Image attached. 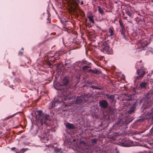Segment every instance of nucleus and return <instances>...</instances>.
Listing matches in <instances>:
<instances>
[{"mask_svg":"<svg viewBox=\"0 0 153 153\" xmlns=\"http://www.w3.org/2000/svg\"><path fill=\"white\" fill-rule=\"evenodd\" d=\"M37 134H39L38 137L40 139L41 141L44 143H46L49 140V139L47 137V134L45 131V129H44L42 127H40L36 129L34 132L33 133L34 135Z\"/></svg>","mask_w":153,"mask_h":153,"instance_id":"f257e3e1","label":"nucleus"},{"mask_svg":"<svg viewBox=\"0 0 153 153\" xmlns=\"http://www.w3.org/2000/svg\"><path fill=\"white\" fill-rule=\"evenodd\" d=\"M91 95L90 94H85L84 95L79 97H77L76 101L74 102L75 103L77 104H81L84 103L86 102L88 100V98L90 97Z\"/></svg>","mask_w":153,"mask_h":153,"instance_id":"f03ea898","label":"nucleus"},{"mask_svg":"<svg viewBox=\"0 0 153 153\" xmlns=\"http://www.w3.org/2000/svg\"><path fill=\"white\" fill-rule=\"evenodd\" d=\"M78 146V147L81 150L86 153L89 152L91 149V147L90 145L85 141H80L79 143Z\"/></svg>","mask_w":153,"mask_h":153,"instance_id":"7ed1b4c3","label":"nucleus"},{"mask_svg":"<svg viewBox=\"0 0 153 153\" xmlns=\"http://www.w3.org/2000/svg\"><path fill=\"white\" fill-rule=\"evenodd\" d=\"M146 71V69L143 67L140 68L139 69L137 70V73L139 75L137 76V78L138 79H140L145 75Z\"/></svg>","mask_w":153,"mask_h":153,"instance_id":"20e7f679","label":"nucleus"},{"mask_svg":"<svg viewBox=\"0 0 153 153\" xmlns=\"http://www.w3.org/2000/svg\"><path fill=\"white\" fill-rule=\"evenodd\" d=\"M102 51L107 53L109 51L110 47L108 43L106 41L102 43L101 46L99 47Z\"/></svg>","mask_w":153,"mask_h":153,"instance_id":"39448f33","label":"nucleus"},{"mask_svg":"<svg viewBox=\"0 0 153 153\" xmlns=\"http://www.w3.org/2000/svg\"><path fill=\"white\" fill-rule=\"evenodd\" d=\"M125 96L124 97L123 100L126 101H130L134 100L135 99V94L134 93H133L131 94H125Z\"/></svg>","mask_w":153,"mask_h":153,"instance_id":"423d86ee","label":"nucleus"},{"mask_svg":"<svg viewBox=\"0 0 153 153\" xmlns=\"http://www.w3.org/2000/svg\"><path fill=\"white\" fill-rule=\"evenodd\" d=\"M99 103L100 106L102 108L106 109L108 107V102L105 100H102L100 101Z\"/></svg>","mask_w":153,"mask_h":153,"instance_id":"0eeeda50","label":"nucleus"},{"mask_svg":"<svg viewBox=\"0 0 153 153\" xmlns=\"http://www.w3.org/2000/svg\"><path fill=\"white\" fill-rule=\"evenodd\" d=\"M147 42L146 41H140L137 44V46L138 48L141 49L142 50H143L147 47Z\"/></svg>","mask_w":153,"mask_h":153,"instance_id":"6e6552de","label":"nucleus"},{"mask_svg":"<svg viewBox=\"0 0 153 153\" xmlns=\"http://www.w3.org/2000/svg\"><path fill=\"white\" fill-rule=\"evenodd\" d=\"M143 105L144 108L146 109L149 108L150 106H152V103L150 101H146V100H145L144 102Z\"/></svg>","mask_w":153,"mask_h":153,"instance_id":"1a4fd4ad","label":"nucleus"},{"mask_svg":"<svg viewBox=\"0 0 153 153\" xmlns=\"http://www.w3.org/2000/svg\"><path fill=\"white\" fill-rule=\"evenodd\" d=\"M42 117H43V118L40 119V121L42 124V125L43 123L45 124L47 123V120L48 119L49 116L44 114V115Z\"/></svg>","mask_w":153,"mask_h":153,"instance_id":"9d476101","label":"nucleus"},{"mask_svg":"<svg viewBox=\"0 0 153 153\" xmlns=\"http://www.w3.org/2000/svg\"><path fill=\"white\" fill-rule=\"evenodd\" d=\"M65 127L69 129H74L75 128V126L72 124L67 123L65 125Z\"/></svg>","mask_w":153,"mask_h":153,"instance_id":"9b49d317","label":"nucleus"},{"mask_svg":"<svg viewBox=\"0 0 153 153\" xmlns=\"http://www.w3.org/2000/svg\"><path fill=\"white\" fill-rule=\"evenodd\" d=\"M88 71L92 74H100V72L97 69H96L94 70H92L91 69H90L88 70Z\"/></svg>","mask_w":153,"mask_h":153,"instance_id":"f8f14e48","label":"nucleus"},{"mask_svg":"<svg viewBox=\"0 0 153 153\" xmlns=\"http://www.w3.org/2000/svg\"><path fill=\"white\" fill-rule=\"evenodd\" d=\"M120 32L121 33V35L123 36L124 38L126 40L127 38L125 35L126 30L125 28H121L120 30Z\"/></svg>","mask_w":153,"mask_h":153,"instance_id":"ddd939ff","label":"nucleus"},{"mask_svg":"<svg viewBox=\"0 0 153 153\" xmlns=\"http://www.w3.org/2000/svg\"><path fill=\"white\" fill-rule=\"evenodd\" d=\"M125 13L129 17L132 18L133 16L132 14H133V12L129 10L128 9H125Z\"/></svg>","mask_w":153,"mask_h":153,"instance_id":"4468645a","label":"nucleus"},{"mask_svg":"<svg viewBox=\"0 0 153 153\" xmlns=\"http://www.w3.org/2000/svg\"><path fill=\"white\" fill-rule=\"evenodd\" d=\"M147 83L146 82H141L140 84V87L142 89H146V88Z\"/></svg>","mask_w":153,"mask_h":153,"instance_id":"2eb2a0df","label":"nucleus"},{"mask_svg":"<svg viewBox=\"0 0 153 153\" xmlns=\"http://www.w3.org/2000/svg\"><path fill=\"white\" fill-rule=\"evenodd\" d=\"M68 82V79L66 78H63L62 81V86H65L67 85Z\"/></svg>","mask_w":153,"mask_h":153,"instance_id":"dca6fc26","label":"nucleus"},{"mask_svg":"<svg viewBox=\"0 0 153 153\" xmlns=\"http://www.w3.org/2000/svg\"><path fill=\"white\" fill-rule=\"evenodd\" d=\"M56 102L54 101H52L51 102V103L50 104V105L49 106V108L51 109L53 108L54 107H55V104Z\"/></svg>","mask_w":153,"mask_h":153,"instance_id":"f3484780","label":"nucleus"},{"mask_svg":"<svg viewBox=\"0 0 153 153\" xmlns=\"http://www.w3.org/2000/svg\"><path fill=\"white\" fill-rule=\"evenodd\" d=\"M37 112L38 115L39 116V117L40 118L39 119H41V117H43V116L44 115V114H43L42 111L41 110L37 111Z\"/></svg>","mask_w":153,"mask_h":153,"instance_id":"a211bd4d","label":"nucleus"},{"mask_svg":"<svg viewBox=\"0 0 153 153\" xmlns=\"http://www.w3.org/2000/svg\"><path fill=\"white\" fill-rule=\"evenodd\" d=\"M135 110V109H134L132 108H130L129 109V110L128 111H127V113L128 114H132L134 112V111Z\"/></svg>","mask_w":153,"mask_h":153,"instance_id":"6ab92c4d","label":"nucleus"},{"mask_svg":"<svg viewBox=\"0 0 153 153\" xmlns=\"http://www.w3.org/2000/svg\"><path fill=\"white\" fill-rule=\"evenodd\" d=\"M109 30V32L110 33V36H112L114 35V33L113 30V28L112 27L111 28V27L109 28L108 29Z\"/></svg>","mask_w":153,"mask_h":153,"instance_id":"aec40b11","label":"nucleus"},{"mask_svg":"<svg viewBox=\"0 0 153 153\" xmlns=\"http://www.w3.org/2000/svg\"><path fill=\"white\" fill-rule=\"evenodd\" d=\"M105 95L108 99H109L110 100H111L114 98V96L113 95H110L109 94H105Z\"/></svg>","mask_w":153,"mask_h":153,"instance_id":"412c9836","label":"nucleus"},{"mask_svg":"<svg viewBox=\"0 0 153 153\" xmlns=\"http://www.w3.org/2000/svg\"><path fill=\"white\" fill-rule=\"evenodd\" d=\"M88 18L89 19V21L91 22L92 23H94V21L93 19V18L91 16H88Z\"/></svg>","mask_w":153,"mask_h":153,"instance_id":"4be33fe9","label":"nucleus"},{"mask_svg":"<svg viewBox=\"0 0 153 153\" xmlns=\"http://www.w3.org/2000/svg\"><path fill=\"white\" fill-rule=\"evenodd\" d=\"M110 103L111 105H113V103L114 102L113 105H114V104H115V103L116 102V100H115L114 98L111 100H110Z\"/></svg>","mask_w":153,"mask_h":153,"instance_id":"5701e85b","label":"nucleus"},{"mask_svg":"<svg viewBox=\"0 0 153 153\" xmlns=\"http://www.w3.org/2000/svg\"><path fill=\"white\" fill-rule=\"evenodd\" d=\"M137 100L135 102H133V105L131 108H132L134 109H135L136 108V107L137 105Z\"/></svg>","mask_w":153,"mask_h":153,"instance_id":"b1692460","label":"nucleus"},{"mask_svg":"<svg viewBox=\"0 0 153 153\" xmlns=\"http://www.w3.org/2000/svg\"><path fill=\"white\" fill-rule=\"evenodd\" d=\"M98 10L100 13L102 15L103 14L104 11L100 7V6L98 7Z\"/></svg>","mask_w":153,"mask_h":153,"instance_id":"393cba45","label":"nucleus"},{"mask_svg":"<svg viewBox=\"0 0 153 153\" xmlns=\"http://www.w3.org/2000/svg\"><path fill=\"white\" fill-rule=\"evenodd\" d=\"M62 101L60 98H59V99H58L55 102H56L57 103H60L61 102H62Z\"/></svg>","mask_w":153,"mask_h":153,"instance_id":"a878e982","label":"nucleus"},{"mask_svg":"<svg viewBox=\"0 0 153 153\" xmlns=\"http://www.w3.org/2000/svg\"><path fill=\"white\" fill-rule=\"evenodd\" d=\"M120 25L121 27V28H125L123 23L120 20L119 21Z\"/></svg>","mask_w":153,"mask_h":153,"instance_id":"bb28decb","label":"nucleus"},{"mask_svg":"<svg viewBox=\"0 0 153 153\" xmlns=\"http://www.w3.org/2000/svg\"><path fill=\"white\" fill-rule=\"evenodd\" d=\"M89 68V66L87 65H85L82 68L83 71H85L88 69Z\"/></svg>","mask_w":153,"mask_h":153,"instance_id":"cd10ccee","label":"nucleus"},{"mask_svg":"<svg viewBox=\"0 0 153 153\" xmlns=\"http://www.w3.org/2000/svg\"><path fill=\"white\" fill-rule=\"evenodd\" d=\"M91 87L94 89H100L97 86H95L94 85H91Z\"/></svg>","mask_w":153,"mask_h":153,"instance_id":"c85d7f7f","label":"nucleus"},{"mask_svg":"<svg viewBox=\"0 0 153 153\" xmlns=\"http://www.w3.org/2000/svg\"><path fill=\"white\" fill-rule=\"evenodd\" d=\"M54 150L56 152H60V150H61V149L60 148L59 149L57 148H55Z\"/></svg>","mask_w":153,"mask_h":153,"instance_id":"c756f323","label":"nucleus"},{"mask_svg":"<svg viewBox=\"0 0 153 153\" xmlns=\"http://www.w3.org/2000/svg\"><path fill=\"white\" fill-rule=\"evenodd\" d=\"M133 120V118H131L129 119H128L126 120V122L127 123H130L131 122L132 120Z\"/></svg>","mask_w":153,"mask_h":153,"instance_id":"7c9ffc66","label":"nucleus"},{"mask_svg":"<svg viewBox=\"0 0 153 153\" xmlns=\"http://www.w3.org/2000/svg\"><path fill=\"white\" fill-rule=\"evenodd\" d=\"M97 140L96 139L94 138L92 140V143H97Z\"/></svg>","mask_w":153,"mask_h":153,"instance_id":"2f4dec72","label":"nucleus"},{"mask_svg":"<svg viewBox=\"0 0 153 153\" xmlns=\"http://www.w3.org/2000/svg\"><path fill=\"white\" fill-rule=\"evenodd\" d=\"M22 151L23 152H25L26 151H27V150H28V149H27V148H22Z\"/></svg>","mask_w":153,"mask_h":153,"instance_id":"473e14b6","label":"nucleus"},{"mask_svg":"<svg viewBox=\"0 0 153 153\" xmlns=\"http://www.w3.org/2000/svg\"><path fill=\"white\" fill-rule=\"evenodd\" d=\"M16 153H24L22 151V149H21L19 151V152H16Z\"/></svg>","mask_w":153,"mask_h":153,"instance_id":"72a5a7b5","label":"nucleus"},{"mask_svg":"<svg viewBox=\"0 0 153 153\" xmlns=\"http://www.w3.org/2000/svg\"><path fill=\"white\" fill-rule=\"evenodd\" d=\"M16 153H24L22 151V149H21L19 151V152H16Z\"/></svg>","mask_w":153,"mask_h":153,"instance_id":"f704fd0d","label":"nucleus"},{"mask_svg":"<svg viewBox=\"0 0 153 153\" xmlns=\"http://www.w3.org/2000/svg\"><path fill=\"white\" fill-rule=\"evenodd\" d=\"M115 150L116 151V153H119V151H118L117 148H115Z\"/></svg>","mask_w":153,"mask_h":153,"instance_id":"c9c22d12","label":"nucleus"},{"mask_svg":"<svg viewBox=\"0 0 153 153\" xmlns=\"http://www.w3.org/2000/svg\"><path fill=\"white\" fill-rule=\"evenodd\" d=\"M138 153H147L145 151H143V152H140Z\"/></svg>","mask_w":153,"mask_h":153,"instance_id":"e433bc0d","label":"nucleus"},{"mask_svg":"<svg viewBox=\"0 0 153 153\" xmlns=\"http://www.w3.org/2000/svg\"><path fill=\"white\" fill-rule=\"evenodd\" d=\"M82 63L84 64H87V61H83L82 62Z\"/></svg>","mask_w":153,"mask_h":153,"instance_id":"4c0bfd02","label":"nucleus"},{"mask_svg":"<svg viewBox=\"0 0 153 153\" xmlns=\"http://www.w3.org/2000/svg\"><path fill=\"white\" fill-rule=\"evenodd\" d=\"M19 53L20 54H22L23 53L19 51Z\"/></svg>","mask_w":153,"mask_h":153,"instance_id":"58836bf2","label":"nucleus"},{"mask_svg":"<svg viewBox=\"0 0 153 153\" xmlns=\"http://www.w3.org/2000/svg\"><path fill=\"white\" fill-rule=\"evenodd\" d=\"M15 149V147H13V148H11V149L12 150H13L14 149Z\"/></svg>","mask_w":153,"mask_h":153,"instance_id":"ea45409f","label":"nucleus"},{"mask_svg":"<svg viewBox=\"0 0 153 153\" xmlns=\"http://www.w3.org/2000/svg\"><path fill=\"white\" fill-rule=\"evenodd\" d=\"M80 4L81 5H82L83 4V1H81V2H80Z\"/></svg>","mask_w":153,"mask_h":153,"instance_id":"a19ab883","label":"nucleus"},{"mask_svg":"<svg viewBox=\"0 0 153 153\" xmlns=\"http://www.w3.org/2000/svg\"><path fill=\"white\" fill-rule=\"evenodd\" d=\"M77 1H78V2H79V3H80V1L79 0H77Z\"/></svg>","mask_w":153,"mask_h":153,"instance_id":"79ce46f5","label":"nucleus"},{"mask_svg":"<svg viewBox=\"0 0 153 153\" xmlns=\"http://www.w3.org/2000/svg\"><path fill=\"white\" fill-rule=\"evenodd\" d=\"M128 22L130 23H131V21H128Z\"/></svg>","mask_w":153,"mask_h":153,"instance_id":"37998d69","label":"nucleus"},{"mask_svg":"<svg viewBox=\"0 0 153 153\" xmlns=\"http://www.w3.org/2000/svg\"><path fill=\"white\" fill-rule=\"evenodd\" d=\"M153 73V71H152V73Z\"/></svg>","mask_w":153,"mask_h":153,"instance_id":"c03bdc74","label":"nucleus"},{"mask_svg":"<svg viewBox=\"0 0 153 153\" xmlns=\"http://www.w3.org/2000/svg\"><path fill=\"white\" fill-rule=\"evenodd\" d=\"M22 50H23V48H22V49H21Z\"/></svg>","mask_w":153,"mask_h":153,"instance_id":"a18cd8bd","label":"nucleus"}]
</instances>
